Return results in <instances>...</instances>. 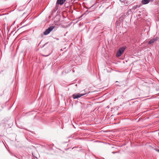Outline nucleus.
I'll return each mask as SVG.
<instances>
[{
    "mask_svg": "<svg viewBox=\"0 0 159 159\" xmlns=\"http://www.w3.org/2000/svg\"><path fill=\"white\" fill-rule=\"evenodd\" d=\"M125 48V47L120 48L117 52L116 54V56L117 57H120L123 53Z\"/></svg>",
    "mask_w": 159,
    "mask_h": 159,
    "instance_id": "obj_1",
    "label": "nucleus"
},
{
    "mask_svg": "<svg viewBox=\"0 0 159 159\" xmlns=\"http://www.w3.org/2000/svg\"><path fill=\"white\" fill-rule=\"evenodd\" d=\"M54 27V26H51L49 27L44 32V34L45 35L48 34L53 30Z\"/></svg>",
    "mask_w": 159,
    "mask_h": 159,
    "instance_id": "obj_2",
    "label": "nucleus"
},
{
    "mask_svg": "<svg viewBox=\"0 0 159 159\" xmlns=\"http://www.w3.org/2000/svg\"><path fill=\"white\" fill-rule=\"evenodd\" d=\"M86 94V93H83V94L79 93H75L72 95V96L73 99H75L79 98L85 95Z\"/></svg>",
    "mask_w": 159,
    "mask_h": 159,
    "instance_id": "obj_3",
    "label": "nucleus"
},
{
    "mask_svg": "<svg viewBox=\"0 0 159 159\" xmlns=\"http://www.w3.org/2000/svg\"><path fill=\"white\" fill-rule=\"evenodd\" d=\"M157 39L158 38L157 37H156L150 39V40L148 42V44H153L157 40Z\"/></svg>",
    "mask_w": 159,
    "mask_h": 159,
    "instance_id": "obj_4",
    "label": "nucleus"
},
{
    "mask_svg": "<svg viewBox=\"0 0 159 159\" xmlns=\"http://www.w3.org/2000/svg\"><path fill=\"white\" fill-rule=\"evenodd\" d=\"M66 0H57V2L56 4L61 5L64 3Z\"/></svg>",
    "mask_w": 159,
    "mask_h": 159,
    "instance_id": "obj_5",
    "label": "nucleus"
},
{
    "mask_svg": "<svg viewBox=\"0 0 159 159\" xmlns=\"http://www.w3.org/2000/svg\"><path fill=\"white\" fill-rule=\"evenodd\" d=\"M150 0H142V3L143 4H147L150 1Z\"/></svg>",
    "mask_w": 159,
    "mask_h": 159,
    "instance_id": "obj_6",
    "label": "nucleus"
},
{
    "mask_svg": "<svg viewBox=\"0 0 159 159\" xmlns=\"http://www.w3.org/2000/svg\"><path fill=\"white\" fill-rule=\"evenodd\" d=\"M112 152V153H113V154H114V153H117V152Z\"/></svg>",
    "mask_w": 159,
    "mask_h": 159,
    "instance_id": "obj_7",
    "label": "nucleus"
},
{
    "mask_svg": "<svg viewBox=\"0 0 159 159\" xmlns=\"http://www.w3.org/2000/svg\"><path fill=\"white\" fill-rule=\"evenodd\" d=\"M157 151L159 152V150L156 149V150Z\"/></svg>",
    "mask_w": 159,
    "mask_h": 159,
    "instance_id": "obj_8",
    "label": "nucleus"
},
{
    "mask_svg": "<svg viewBox=\"0 0 159 159\" xmlns=\"http://www.w3.org/2000/svg\"><path fill=\"white\" fill-rule=\"evenodd\" d=\"M49 55V54L48 55H43V56H44V57H47V56H48Z\"/></svg>",
    "mask_w": 159,
    "mask_h": 159,
    "instance_id": "obj_9",
    "label": "nucleus"
},
{
    "mask_svg": "<svg viewBox=\"0 0 159 159\" xmlns=\"http://www.w3.org/2000/svg\"><path fill=\"white\" fill-rule=\"evenodd\" d=\"M128 13H126V15H128Z\"/></svg>",
    "mask_w": 159,
    "mask_h": 159,
    "instance_id": "obj_10",
    "label": "nucleus"
},
{
    "mask_svg": "<svg viewBox=\"0 0 159 159\" xmlns=\"http://www.w3.org/2000/svg\"><path fill=\"white\" fill-rule=\"evenodd\" d=\"M83 14L82 15H81V17H82L83 16Z\"/></svg>",
    "mask_w": 159,
    "mask_h": 159,
    "instance_id": "obj_11",
    "label": "nucleus"
},
{
    "mask_svg": "<svg viewBox=\"0 0 159 159\" xmlns=\"http://www.w3.org/2000/svg\"><path fill=\"white\" fill-rule=\"evenodd\" d=\"M72 11L71 12V13H73V11Z\"/></svg>",
    "mask_w": 159,
    "mask_h": 159,
    "instance_id": "obj_12",
    "label": "nucleus"
},
{
    "mask_svg": "<svg viewBox=\"0 0 159 159\" xmlns=\"http://www.w3.org/2000/svg\"><path fill=\"white\" fill-rule=\"evenodd\" d=\"M75 148V147L73 148V149H74V148Z\"/></svg>",
    "mask_w": 159,
    "mask_h": 159,
    "instance_id": "obj_13",
    "label": "nucleus"
},
{
    "mask_svg": "<svg viewBox=\"0 0 159 159\" xmlns=\"http://www.w3.org/2000/svg\"><path fill=\"white\" fill-rule=\"evenodd\" d=\"M157 9H159V8H158Z\"/></svg>",
    "mask_w": 159,
    "mask_h": 159,
    "instance_id": "obj_14",
    "label": "nucleus"
}]
</instances>
